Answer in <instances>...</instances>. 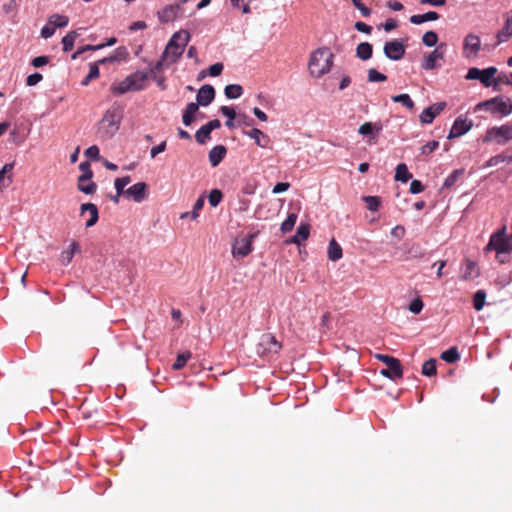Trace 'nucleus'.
<instances>
[{"mask_svg": "<svg viewBox=\"0 0 512 512\" xmlns=\"http://www.w3.org/2000/svg\"><path fill=\"white\" fill-rule=\"evenodd\" d=\"M363 201L366 203V207L370 211H377L381 204L380 197L378 196H364Z\"/></svg>", "mask_w": 512, "mask_h": 512, "instance_id": "nucleus-49", "label": "nucleus"}, {"mask_svg": "<svg viewBox=\"0 0 512 512\" xmlns=\"http://www.w3.org/2000/svg\"><path fill=\"white\" fill-rule=\"evenodd\" d=\"M290 184L288 182H278L274 187L272 192L274 194H279L285 192L289 189Z\"/></svg>", "mask_w": 512, "mask_h": 512, "instance_id": "nucleus-64", "label": "nucleus"}, {"mask_svg": "<svg viewBox=\"0 0 512 512\" xmlns=\"http://www.w3.org/2000/svg\"><path fill=\"white\" fill-rule=\"evenodd\" d=\"M459 358H460V354L456 347H451L441 354V359L448 363H454Z\"/></svg>", "mask_w": 512, "mask_h": 512, "instance_id": "nucleus-40", "label": "nucleus"}, {"mask_svg": "<svg viewBox=\"0 0 512 512\" xmlns=\"http://www.w3.org/2000/svg\"><path fill=\"white\" fill-rule=\"evenodd\" d=\"M445 107V102L434 103L422 111L420 114V121L424 124L432 123L435 117L438 116L445 109Z\"/></svg>", "mask_w": 512, "mask_h": 512, "instance_id": "nucleus-17", "label": "nucleus"}, {"mask_svg": "<svg viewBox=\"0 0 512 512\" xmlns=\"http://www.w3.org/2000/svg\"><path fill=\"white\" fill-rule=\"evenodd\" d=\"M224 93L229 99H237L243 94V88L239 84H230L225 87Z\"/></svg>", "mask_w": 512, "mask_h": 512, "instance_id": "nucleus-36", "label": "nucleus"}, {"mask_svg": "<svg viewBox=\"0 0 512 512\" xmlns=\"http://www.w3.org/2000/svg\"><path fill=\"white\" fill-rule=\"evenodd\" d=\"M191 358V352L185 351L183 353L178 354L176 361L173 363L172 368L174 370L182 369L187 361Z\"/></svg>", "mask_w": 512, "mask_h": 512, "instance_id": "nucleus-47", "label": "nucleus"}, {"mask_svg": "<svg viewBox=\"0 0 512 512\" xmlns=\"http://www.w3.org/2000/svg\"><path fill=\"white\" fill-rule=\"evenodd\" d=\"M79 169L82 174L79 176L81 181H90L93 177L90 162L83 161L79 165Z\"/></svg>", "mask_w": 512, "mask_h": 512, "instance_id": "nucleus-39", "label": "nucleus"}, {"mask_svg": "<svg viewBox=\"0 0 512 512\" xmlns=\"http://www.w3.org/2000/svg\"><path fill=\"white\" fill-rule=\"evenodd\" d=\"M423 306V301L419 297H417L410 303L408 309L410 312L414 314H419L422 311Z\"/></svg>", "mask_w": 512, "mask_h": 512, "instance_id": "nucleus-56", "label": "nucleus"}, {"mask_svg": "<svg viewBox=\"0 0 512 512\" xmlns=\"http://www.w3.org/2000/svg\"><path fill=\"white\" fill-rule=\"evenodd\" d=\"M55 33V26H52L49 22L41 29V36L45 39L50 38Z\"/></svg>", "mask_w": 512, "mask_h": 512, "instance_id": "nucleus-58", "label": "nucleus"}, {"mask_svg": "<svg viewBox=\"0 0 512 512\" xmlns=\"http://www.w3.org/2000/svg\"><path fill=\"white\" fill-rule=\"evenodd\" d=\"M131 182L130 176H124L121 178H116L114 181V186L116 189V192H118V196L124 195L125 196V187Z\"/></svg>", "mask_w": 512, "mask_h": 512, "instance_id": "nucleus-38", "label": "nucleus"}, {"mask_svg": "<svg viewBox=\"0 0 512 512\" xmlns=\"http://www.w3.org/2000/svg\"><path fill=\"white\" fill-rule=\"evenodd\" d=\"M13 168L14 163H7L0 170V191H3L11 184Z\"/></svg>", "mask_w": 512, "mask_h": 512, "instance_id": "nucleus-24", "label": "nucleus"}, {"mask_svg": "<svg viewBox=\"0 0 512 512\" xmlns=\"http://www.w3.org/2000/svg\"><path fill=\"white\" fill-rule=\"evenodd\" d=\"M486 293L484 290H478L473 296V307L480 311L485 305Z\"/></svg>", "mask_w": 512, "mask_h": 512, "instance_id": "nucleus-43", "label": "nucleus"}, {"mask_svg": "<svg viewBox=\"0 0 512 512\" xmlns=\"http://www.w3.org/2000/svg\"><path fill=\"white\" fill-rule=\"evenodd\" d=\"M440 17V15L435 12V11H429L427 13H424V14H417V15H412L410 17V22L412 24H415V25H420L426 21H435V20H438Z\"/></svg>", "mask_w": 512, "mask_h": 512, "instance_id": "nucleus-26", "label": "nucleus"}, {"mask_svg": "<svg viewBox=\"0 0 512 512\" xmlns=\"http://www.w3.org/2000/svg\"><path fill=\"white\" fill-rule=\"evenodd\" d=\"M85 155L92 160H100L99 148L96 145H92L85 150Z\"/></svg>", "mask_w": 512, "mask_h": 512, "instance_id": "nucleus-57", "label": "nucleus"}, {"mask_svg": "<svg viewBox=\"0 0 512 512\" xmlns=\"http://www.w3.org/2000/svg\"><path fill=\"white\" fill-rule=\"evenodd\" d=\"M80 212H81V216H83L86 212H89V214H88L89 219L86 221V224H85L87 228L92 227L97 223V221L99 219V213H98V208L95 204H93V203L82 204L80 207Z\"/></svg>", "mask_w": 512, "mask_h": 512, "instance_id": "nucleus-19", "label": "nucleus"}, {"mask_svg": "<svg viewBox=\"0 0 512 512\" xmlns=\"http://www.w3.org/2000/svg\"><path fill=\"white\" fill-rule=\"evenodd\" d=\"M387 80V76L378 72L374 68L368 70V81L369 82H384Z\"/></svg>", "mask_w": 512, "mask_h": 512, "instance_id": "nucleus-54", "label": "nucleus"}, {"mask_svg": "<svg viewBox=\"0 0 512 512\" xmlns=\"http://www.w3.org/2000/svg\"><path fill=\"white\" fill-rule=\"evenodd\" d=\"M498 69L494 66L486 69H479L472 67L468 70L466 79L468 80H479L485 87L493 88V80L497 74Z\"/></svg>", "mask_w": 512, "mask_h": 512, "instance_id": "nucleus-8", "label": "nucleus"}, {"mask_svg": "<svg viewBox=\"0 0 512 512\" xmlns=\"http://www.w3.org/2000/svg\"><path fill=\"white\" fill-rule=\"evenodd\" d=\"M77 36H78L77 32L71 31L63 37V39H62L63 51L68 52V51L72 50Z\"/></svg>", "mask_w": 512, "mask_h": 512, "instance_id": "nucleus-41", "label": "nucleus"}, {"mask_svg": "<svg viewBox=\"0 0 512 512\" xmlns=\"http://www.w3.org/2000/svg\"><path fill=\"white\" fill-rule=\"evenodd\" d=\"M222 198L223 193L219 189H213L209 193L208 201L212 207H216L222 201Z\"/></svg>", "mask_w": 512, "mask_h": 512, "instance_id": "nucleus-53", "label": "nucleus"}, {"mask_svg": "<svg viewBox=\"0 0 512 512\" xmlns=\"http://www.w3.org/2000/svg\"><path fill=\"white\" fill-rule=\"evenodd\" d=\"M422 42L427 47L435 46L438 42L437 33L434 31H427L422 37Z\"/></svg>", "mask_w": 512, "mask_h": 512, "instance_id": "nucleus-51", "label": "nucleus"}, {"mask_svg": "<svg viewBox=\"0 0 512 512\" xmlns=\"http://www.w3.org/2000/svg\"><path fill=\"white\" fill-rule=\"evenodd\" d=\"M408 254L415 259H420L425 257L426 250L422 247L420 243H413L409 249Z\"/></svg>", "mask_w": 512, "mask_h": 512, "instance_id": "nucleus-42", "label": "nucleus"}, {"mask_svg": "<svg viewBox=\"0 0 512 512\" xmlns=\"http://www.w3.org/2000/svg\"><path fill=\"white\" fill-rule=\"evenodd\" d=\"M510 239L505 236V228L497 231L492 234L490 240L486 246V250H494L497 254H507L509 253L508 242Z\"/></svg>", "mask_w": 512, "mask_h": 512, "instance_id": "nucleus-9", "label": "nucleus"}, {"mask_svg": "<svg viewBox=\"0 0 512 512\" xmlns=\"http://www.w3.org/2000/svg\"><path fill=\"white\" fill-rule=\"evenodd\" d=\"M481 49V41L479 36L475 34H468L463 43V53L466 58L477 57Z\"/></svg>", "mask_w": 512, "mask_h": 512, "instance_id": "nucleus-13", "label": "nucleus"}, {"mask_svg": "<svg viewBox=\"0 0 512 512\" xmlns=\"http://www.w3.org/2000/svg\"><path fill=\"white\" fill-rule=\"evenodd\" d=\"M392 101L395 103H401L408 109H412L414 107V102L408 94L395 95L392 97Z\"/></svg>", "mask_w": 512, "mask_h": 512, "instance_id": "nucleus-52", "label": "nucleus"}, {"mask_svg": "<svg viewBox=\"0 0 512 512\" xmlns=\"http://www.w3.org/2000/svg\"><path fill=\"white\" fill-rule=\"evenodd\" d=\"M411 178L412 174L408 171L406 164H398L396 167L395 180L406 183Z\"/></svg>", "mask_w": 512, "mask_h": 512, "instance_id": "nucleus-34", "label": "nucleus"}, {"mask_svg": "<svg viewBox=\"0 0 512 512\" xmlns=\"http://www.w3.org/2000/svg\"><path fill=\"white\" fill-rule=\"evenodd\" d=\"M479 274L480 273L477 264L470 259H466L464 263V273L462 278L464 280H471L477 278Z\"/></svg>", "mask_w": 512, "mask_h": 512, "instance_id": "nucleus-25", "label": "nucleus"}, {"mask_svg": "<svg viewBox=\"0 0 512 512\" xmlns=\"http://www.w3.org/2000/svg\"><path fill=\"white\" fill-rule=\"evenodd\" d=\"M333 54L326 48H319L311 54L308 68L314 77H321L328 73L333 64Z\"/></svg>", "mask_w": 512, "mask_h": 512, "instance_id": "nucleus-2", "label": "nucleus"}, {"mask_svg": "<svg viewBox=\"0 0 512 512\" xmlns=\"http://www.w3.org/2000/svg\"><path fill=\"white\" fill-rule=\"evenodd\" d=\"M342 256H343V253H342V248H341L340 244L335 239H332L329 242V246H328L329 260L337 261V260L341 259Z\"/></svg>", "mask_w": 512, "mask_h": 512, "instance_id": "nucleus-30", "label": "nucleus"}, {"mask_svg": "<svg viewBox=\"0 0 512 512\" xmlns=\"http://www.w3.org/2000/svg\"><path fill=\"white\" fill-rule=\"evenodd\" d=\"M215 98V89L212 85H203L196 96L197 103L201 106H208Z\"/></svg>", "mask_w": 512, "mask_h": 512, "instance_id": "nucleus-18", "label": "nucleus"}, {"mask_svg": "<svg viewBox=\"0 0 512 512\" xmlns=\"http://www.w3.org/2000/svg\"><path fill=\"white\" fill-rule=\"evenodd\" d=\"M282 348L274 335L270 333L262 334L256 346L257 354L262 357H270L277 354Z\"/></svg>", "mask_w": 512, "mask_h": 512, "instance_id": "nucleus-5", "label": "nucleus"}, {"mask_svg": "<svg viewBox=\"0 0 512 512\" xmlns=\"http://www.w3.org/2000/svg\"><path fill=\"white\" fill-rule=\"evenodd\" d=\"M436 360L431 358L422 365V374L428 377L436 375Z\"/></svg>", "mask_w": 512, "mask_h": 512, "instance_id": "nucleus-44", "label": "nucleus"}, {"mask_svg": "<svg viewBox=\"0 0 512 512\" xmlns=\"http://www.w3.org/2000/svg\"><path fill=\"white\" fill-rule=\"evenodd\" d=\"M383 52L387 58L397 61L403 58L405 46L399 40H392L385 43Z\"/></svg>", "mask_w": 512, "mask_h": 512, "instance_id": "nucleus-14", "label": "nucleus"}, {"mask_svg": "<svg viewBox=\"0 0 512 512\" xmlns=\"http://www.w3.org/2000/svg\"><path fill=\"white\" fill-rule=\"evenodd\" d=\"M211 130L207 128L206 125H203L200 129H198L195 133V139L199 144H204L209 138L211 134Z\"/></svg>", "mask_w": 512, "mask_h": 512, "instance_id": "nucleus-50", "label": "nucleus"}, {"mask_svg": "<svg viewBox=\"0 0 512 512\" xmlns=\"http://www.w3.org/2000/svg\"><path fill=\"white\" fill-rule=\"evenodd\" d=\"M181 0L175 4L167 5L158 12V18L162 23H168L184 16V9Z\"/></svg>", "mask_w": 512, "mask_h": 512, "instance_id": "nucleus-10", "label": "nucleus"}, {"mask_svg": "<svg viewBox=\"0 0 512 512\" xmlns=\"http://www.w3.org/2000/svg\"><path fill=\"white\" fill-rule=\"evenodd\" d=\"M257 233H251L247 237L236 240L232 248V255L234 257H246L253 250L252 244Z\"/></svg>", "mask_w": 512, "mask_h": 512, "instance_id": "nucleus-12", "label": "nucleus"}, {"mask_svg": "<svg viewBox=\"0 0 512 512\" xmlns=\"http://www.w3.org/2000/svg\"><path fill=\"white\" fill-rule=\"evenodd\" d=\"M43 79V76L40 73H34L27 77L26 85L27 86H35Z\"/></svg>", "mask_w": 512, "mask_h": 512, "instance_id": "nucleus-59", "label": "nucleus"}, {"mask_svg": "<svg viewBox=\"0 0 512 512\" xmlns=\"http://www.w3.org/2000/svg\"><path fill=\"white\" fill-rule=\"evenodd\" d=\"M310 235V225L307 223H301L297 229L295 236L291 239V243L299 245L301 242L308 239Z\"/></svg>", "mask_w": 512, "mask_h": 512, "instance_id": "nucleus-27", "label": "nucleus"}, {"mask_svg": "<svg viewBox=\"0 0 512 512\" xmlns=\"http://www.w3.org/2000/svg\"><path fill=\"white\" fill-rule=\"evenodd\" d=\"M512 140V125L495 126L487 130L484 142H496L499 145H505Z\"/></svg>", "mask_w": 512, "mask_h": 512, "instance_id": "nucleus-7", "label": "nucleus"}, {"mask_svg": "<svg viewBox=\"0 0 512 512\" xmlns=\"http://www.w3.org/2000/svg\"><path fill=\"white\" fill-rule=\"evenodd\" d=\"M409 190L412 194H418L424 191V185L419 180H413Z\"/></svg>", "mask_w": 512, "mask_h": 512, "instance_id": "nucleus-60", "label": "nucleus"}, {"mask_svg": "<svg viewBox=\"0 0 512 512\" xmlns=\"http://www.w3.org/2000/svg\"><path fill=\"white\" fill-rule=\"evenodd\" d=\"M512 36V17H508L502 29L497 33V43L507 41Z\"/></svg>", "mask_w": 512, "mask_h": 512, "instance_id": "nucleus-28", "label": "nucleus"}, {"mask_svg": "<svg viewBox=\"0 0 512 512\" xmlns=\"http://www.w3.org/2000/svg\"><path fill=\"white\" fill-rule=\"evenodd\" d=\"M439 146L438 141H430L422 147V154H430L435 151Z\"/></svg>", "mask_w": 512, "mask_h": 512, "instance_id": "nucleus-62", "label": "nucleus"}, {"mask_svg": "<svg viewBox=\"0 0 512 512\" xmlns=\"http://www.w3.org/2000/svg\"><path fill=\"white\" fill-rule=\"evenodd\" d=\"M204 196H200L196 202L194 203V206H193V211L190 212V217L191 219L195 220L198 218L199 216V211L203 208L204 206Z\"/></svg>", "mask_w": 512, "mask_h": 512, "instance_id": "nucleus-55", "label": "nucleus"}, {"mask_svg": "<svg viewBox=\"0 0 512 512\" xmlns=\"http://www.w3.org/2000/svg\"><path fill=\"white\" fill-rule=\"evenodd\" d=\"M223 71V64L222 63H215L211 65L208 69L209 75L212 77L219 76Z\"/></svg>", "mask_w": 512, "mask_h": 512, "instance_id": "nucleus-61", "label": "nucleus"}, {"mask_svg": "<svg viewBox=\"0 0 512 512\" xmlns=\"http://www.w3.org/2000/svg\"><path fill=\"white\" fill-rule=\"evenodd\" d=\"M297 218H298V216L296 213H294V212L289 213L286 220L281 224L282 233L290 232L293 229V227L297 221Z\"/></svg>", "mask_w": 512, "mask_h": 512, "instance_id": "nucleus-45", "label": "nucleus"}, {"mask_svg": "<svg viewBox=\"0 0 512 512\" xmlns=\"http://www.w3.org/2000/svg\"><path fill=\"white\" fill-rule=\"evenodd\" d=\"M127 55L126 49L123 47H119L116 49V55H112L109 57L102 58L95 63L90 64L88 75L82 80V85L87 86L90 81L99 77V64L105 63H113L118 61L119 59H124Z\"/></svg>", "mask_w": 512, "mask_h": 512, "instance_id": "nucleus-6", "label": "nucleus"}, {"mask_svg": "<svg viewBox=\"0 0 512 512\" xmlns=\"http://www.w3.org/2000/svg\"><path fill=\"white\" fill-rule=\"evenodd\" d=\"M375 358L387 366V368L380 371L382 376L393 381L403 377V369L399 359L385 354H376Z\"/></svg>", "mask_w": 512, "mask_h": 512, "instance_id": "nucleus-4", "label": "nucleus"}, {"mask_svg": "<svg viewBox=\"0 0 512 512\" xmlns=\"http://www.w3.org/2000/svg\"><path fill=\"white\" fill-rule=\"evenodd\" d=\"M501 84L512 86V72L509 74L500 73L496 78H494L493 90L501 91V87H500Z\"/></svg>", "mask_w": 512, "mask_h": 512, "instance_id": "nucleus-32", "label": "nucleus"}, {"mask_svg": "<svg viewBox=\"0 0 512 512\" xmlns=\"http://www.w3.org/2000/svg\"><path fill=\"white\" fill-rule=\"evenodd\" d=\"M220 112L228 118V120L225 122L226 127L233 129L235 128V118H238V115H236L235 110L232 107L229 106H221Z\"/></svg>", "mask_w": 512, "mask_h": 512, "instance_id": "nucleus-35", "label": "nucleus"}, {"mask_svg": "<svg viewBox=\"0 0 512 512\" xmlns=\"http://www.w3.org/2000/svg\"><path fill=\"white\" fill-rule=\"evenodd\" d=\"M373 47L368 42L358 44L356 48V56L361 60H368L372 57Z\"/></svg>", "mask_w": 512, "mask_h": 512, "instance_id": "nucleus-29", "label": "nucleus"}, {"mask_svg": "<svg viewBox=\"0 0 512 512\" xmlns=\"http://www.w3.org/2000/svg\"><path fill=\"white\" fill-rule=\"evenodd\" d=\"M482 106H486L487 108L492 107L494 112L500 113L503 116H507L512 112V101L509 98L503 100L500 97H495L483 103H479L477 108Z\"/></svg>", "mask_w": 512, "mask_h": 512, "instance_id": "nucleus-11", "label": "nucleus"}, {"mask_svg": "<svg viewBox=\"0 0 512 512\" xmlns=\"http://www.w3.org/2000/svg\"><path fill=\"white\" fill-rule=\"evenodd\" d=\"M382 130V124L381 123H371V122H365L363 123L359 129V134L363 136H368L373 134L374 131L379 132Z\"/></svg>", "mask_w": 512, "mask_h": 512, "instance_id": "nucleus-33", "label": "nucleus"}, {"mask_svg": "<svg viewBox=\"0 0 512 512\" xmlns=\"http://www.w3.org/2000/svg\"><path fill=\"white\" fill-rule=\"evenodd\" d=\"M69 19L67 16L54 14L49 18V23L52 26H55V29L57 27L62 28L66 27L68 25Z\"/></svg>", "mask_w": 512, "mask_h": 512, "instance_id": "nucleus-48", "label": "nucleus"}, {"mask_svg": "<svg viewBox=\"0 0 512 512\" xmlns=\"http://www.w3.org/2000/svg\"><path fill=\"white\" fill-rule=\"evenodd\" d=\"M133 91H140L145 88L148 74L143 71H136L127 76Z\"/></svg>", "mask_w": 512, "mask_h": 512, "instance_id": "nucleus-20", "label": "nucleus"}, {"mask_svg": "<svg viewBox=\"0 0 512 512\" xmlns=\"http://www.w3.org/2000/svg\"><path fill=\"white\" fill-rule=\"evenodd\" d=\"M463 174H464V169H456V170H454L451 174H449L446 177L443 186L445 188H451L457 182L459 177H461Z\"/></svg>", "mask_w": 512, "mask_h": 512, "instance_id": "nucleus-46", "label": "nucleus"}, {"mask_svg": "<svg viewBox=\"0 0 512 512\" xmlns=\"http://www.w3.org/2000/svg\"><path fill=\"white\" fill-rule=\"evenodd\" d=\"M122 119V111L112 107L108 109L99 121L97 132L101 139H110L118 131Z\"/></svg>", "mask_w": 512, "mask_h": 512, "instance_id": "nucleus-1", "label": "nucleus"}, {"mask_svg": "<svg viewBox=\"0 0 512 512\" xmlns=\"http://www.w3.org/2000/svg\"><path fill=\"white\" fill-rule=\"evenodd\" d=\"M227 149L224 145H216L209 152V162L212 167L218 166L226 156Z\"/></svg>", "mask_w": 512, "mask_h": 512, "instance_id": "nucleus-23", "label": "nucleus"}, {"mask_svg": "<svg viewBox=\"0 0 512 512\" xmlns=\"http://www.w3.org/2000/svg\"><path fill=\"white\" fill-rule=\"evenodd\" d=\"M77 188L84 194H93L96 192L97 185L93 181H81L80 177H78Z\"/></svg>", "mask_w": 512, "mask_h": 512, "instance_id": "nucleus-37", "label": "nucleus"}, {"mask_svg": "<svg viewBox=\"0 0 512 512\" xmlns=\"http://www.w3.org/2000/svg\"><path fill=\"white\" fill-rule=\"evenodd\" d=\"M444 45L441 44L440 46H438L436 49H434L425 59L424 61L422 62L421 64V67L424 69V70H433L436 68V61L438 59H442L443 56H444V52L443 51H440V49L443 47Z\"/></svg>", "mask_w": 512, "mask_h": 512, "instance_id": "nucleus-21", "label": "nucleus"}, {"mask_svg": "<svg viewBox=\"0 0 512 512\" xmlns=\"http://www.w3.org/2000/svg\"><path fill=\"white\" fill-rule=\"evenodd\" d=\"M245 134L247 136H249L250 138L254 139L255 140V143L259 146V147H262V148H267L269 147L270 145V138L268 135H266L265 133H263L260 129L258 128H253L251 129L250 131L248 132H245Z\"/></svg>", "mask_w": 512, "mask_h": 512, "instance_id": "nucleus-22", "label": "nucleus"}, {"mask_svg": "<svg viewBox=\"0 0 512 512\" xmlns=\"http://www.w3.org/2000/svg\"><path fill=\"white\" fill-rule=\"evenodd\" d=\"M473 126L472 120H468L459 116L453 123V126L448 134L449 139L458 138L467 133Z\"/></svg>", "mask_w": 512, "mask_h": 512, "instance_id": "nucleus-15", "label": "nucleus"}, {"mask_svg": "<svg viewBox=\"0 0 512 512\" xmlns=\"http://www.w3.org/2000/svg\"><path fill=\"white\" fill-rule=\"evenodd\" d=\"M125 196L133 199L137 203L144 201L148 196L146 183L138 182L132 185L126 189Z\"/></svg>", "mask_w": 512, "mask_h": 512, "instance_id": "nucleus-16", "label": "nucleus"}, {"mask_svg": "<svg viewBox=\"0 0 512 512\" xmlns=\"http://www.w3.org/2000/svg\"><path fill=\"white\" fill-rule=\"evenodd\" d=\"M166 149V141H162L159 145L154 146L150 150L151 158H155L158 154L164 152Z\"/></svg>", "mask_w": 512, "mask_h": 512, "instance_id": "nucleus-63", "label": "nucleus"}, {"mask_svg": "<svg viewBox=\"0 0 512 512\" xmlns=\"http://www.w3.org/2000/svg\"><path fill=\"white\" fill-rule=\"evenodd\" d=\"M189 40L190 34L186 30L174 33L162 53V59H168L170 63H175L182 56Z\"/></svg>", "mask_w": 512, "mask_h": 512, "instance_id": "nucleus-3", "label": "nucleus"}, {"mask_svg": "<svg viewBox=\"0 0 512 512\" xmlns=\"http://www.w3.org/2000/svg\"><path fill=\"white\" fill-rule=\"evenodd\" d=\"M129 91H133V87L130 85V82L127 79V77L124 80H122L121 82H119L117 84H113L111 86V92L114 95H122Z\"/></svg>", "mask_w": 512, "mask_h": 512, "instance_id": "nucleus-31", "label": "nucleus"}]
</instances>
